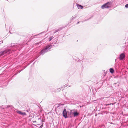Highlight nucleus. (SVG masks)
<instances>
[{
	"label": "nucleus",
	"instance_id": "nucleus-1",
	"mask_svg": "<svg viewBox=\"0 0 128 128\" xmlns=\"http://www.w3.org/2000/svg\"><path fill=\"white\" fill-rule=\"evenodd\" d=\"M52 45H49L46 48H44L40 52V54L41 55H44L45 53L50 51V50L52 48Z\"/></svg>",
	"mask_w": 128,
	"mask_h": 128
},
{
	"label": "nucleus",
	"instance_id": "nucleus-2",
	"mask_svg": "<svg viewBox=\"0 0 128 128\" xmlns=\"http://www.w3.org/2000/svg\"><path fill=\"white\" fill-rule=\"evenodd\" d=\"M12 52V49H9L6 50L3 52H0V56H1L4 54L8 53L10 54Z\"/></svg>",
	"mask_w": 128,
	"mask_h": 128
},
{
	"label": "nucleus",
	"instance_id": "nucleus-3",
	"mask_svg": "<svg viewBox=\"0 0 128 128\" xmlns=\"http://www.w3.org/2000/svg\"><path fill=\"white\" fill-rule=\"evenodd\" d=\"M112 4L111 2H108L102 6L101 8L102 9H104L110 8Z\"/></svg>",
	"mask_w": 128,
	"mask_h": 128
},
{
	"label": "nucleus",
	"instance_id": "nucleus-4",
	"mask_svg": "<svg viewBox=\"0 0 128 128\" xmlns=\"http://www.w3.org/2000/svg\"><path fill=\"white\" fill-rule=\"evenodd\" d=\"M70 114L74 115V117H76L79 115V113L76 112L75 110H73L70 111Z\"/></svg>",
	"mask_w": 128,
	"mask_h": 128
},
{
	"label": "nucleus",
	"instance_id": "nucleus-5",
	"mask_svg": "<svg viewBox=\"0 0 128 128\" xmlns=\"http://www.w3.org/2000/svg\"><path fill=\"white\" fill-rule=\"evenodd\" d=\"M125 58V55L124 53H122L120 55L119 59L120 60H123Z\"/></svg>",
	"mask_w": 128,
	"mask_h": 128
},
{
	"label": "nucleus",
	"instance_id": "nucleus-6",
	"mask_svg": "<svg viewBox=\"0 0 128 128\" xmlns=\"http://www.w3.org/2000/svg\"><path fill=\"white\" fill-rule=\"evenodd\" d=\"M63 116L65 118H68V113L66 109H64L63 112Z\"/></svg>",
	"mask_w": 128,
	"mask_h": 128
},
{
	"label": "nucleus",
	"instance_id": "nucleus-7",
	"mask_svg": "<svg viewBox=\"0 0 128 128\" xmlns=\"http://www.w3.org/2000/svg\"><path fill=\"white\" fill-rule=\"evenodd\" d=\"M17 112L18 114L24 116H26V115L25 112H22L21 111H18Z\"/></svg>",
	"mask_w": 128,
	"mask_h": 128
},
{
	"label": "nucleus",
	"instance_id": "nucleus-8",
	"mask_svg": "<svg viewBox=\"0 0 128 128\" xmlns=\"http://www.w3.org/2000/svg\"><path fill=\"white\" fill-rule=\"evenodd\" d=\"M77 6L78 8L80 9H82L84 7L81 5H79L78 4H77Z\"/></svg>",
	"mask_w": 128,
	"mask_h": 128
},
{
	"label": "nucleus",
	"instance_id": "nucleus-9",
	"mask_svg": "<svg viewBox=\"0 0 128 128\" xmlns=\"http://www.w3.org/2000/svg\"><path fill=\"white\" fill-rule=\"evenodd\" d=\"M62 28H60L59 29H58L56 30H55L54 31V32H53V34H55L56 33L60 31L61 30H62Z\"/></svg>",
	"mask_w": 128,
	"mask_h": 128
},
{
	"label": "nucleus",
	"instance_id": "nucleus-10",
	"mask_svg": "<svg viewBox=\"0 0 128 128\" xmlns=\"http://www.w3.org/2000/svg\"><path fill=\"white\" fill-rule=\"evenodd\" d=\"M110 72L111 73H113L114 72V70L112 68H111L110 69Z\"/></svg>",
	"mask_w": 128,
	"mask_h": 128
},
{
	"label": "nucleus",
	"instance_id": "nucleus-11",
	"mask_svg": "<svg viewBox=\"0 0 128 128\" xmlns=\"http://www.w3.org/2000/svg\"><path fill=\"white\" fill-rule=\"evenodd\" d=\"M54 38V37L53 36H51L49 38V41H51L52 40V39H53Z\"/></svg>",
	"mask_w": 128,
	"mask_h": 128
},
{
	"label": "nucleus",
	"instance_id": "nucleus-12",
	"mask_svg": "<svg viewBox=\"0 0 128 128\" xmlns=\"http://www.w3.org/2000/svg\"><path fill=\"white\" fill-rule=\"evenodd\" d=\"M10 106H5L4 107L2 108L3 109H6L8 108L9 107H10Z\"/></svg>",
	"mask_w": 128,
	"mask_h": 128
},
{
	"label": "nucleus",
	"instance_id": "nucleus-13",
	"mask_svg": "<svg viewBox=\"0 0 128 128\" xmlns=\"http://www.w3.org/2000/svg\"><path fill=\"white\" fill-rule=\"evenodd\" d=\"M114 85H116L117 84V86H119V84L118 83H115L114 84Z\"/></svg>",
	"mask_w": 128,
	"mask_h": 128
},
{
	"label": "nucleus",
	"instance_id": "nucleus-14",
	"mask_svg": "<svg viewBox=\"0 0 128 128\" xmlns=\"http://www.w3.org/2000/svg\"><path fill=\"white\" fill-rule=\"evenodd\" d=\"M76 16L74 17H73V16H72V20H74V19H75L76 18Z\"/></svg>",
	"mask_w": 128,
	"mask_h": 128
},
{
	"label": "nucleus",
	"instance_id": "nucleus-15",
	"mask_svg": "<svg viewBox=\"0 0 128 128\" xmlns=\"http://www.w3.org/2000/svg\"><path fill=\"white\" fill-rule=\"evenodd\" d=\"M67 86L66 85L64 86H62V88H64L65 87H66Z\"/></svg>",
	"mask_w": 128,
	"mask_h": 128
},
{
	"label": "nucleus",
	"instance_id": "nucleus-16",
	"mask_svg": "<svg viewBox=\"0 0 128 128\" xmlns=\"http://www.w3.org/2000/svg\"><path fill=\"white\" fill-rule=\"evenodd\" d=\"M43 124H42L41 125V126H40V128H42L43 126Z\"/></svg>",
	"mask_w": 128,
	"mask_h": 128
},
{
	"label": "nucleus",
	"instance_id": "nucleus-17",
	"mask_svg": "<svg viewBox=\"0 0 128 128\" xmlns=\"http://www.w3.org/2000/svg\"><path fill=\"white\" fill-rule=\"evenodd\" d=\"M125 7L126 8H128V4H126V6H125Z\"/></svg>",
	"mask_w": 128,
	"mask_h": 128
},
{
	"label": "nucleus",
	"instance_id": "nucleus-18",
	"mask_svg": "<svg viewBox=\"0 0 128 128\" xmlns=\"http://www.w3.org/2000/svg\"><path fill=\"white\" fill-rule=\"evenodd\" d=\"M20 70V71H19L18 72V73H20V72H21V71H22V70Z\"/></svg>",
	"mask_w": 128,
	"mask_h": 128
},
{
	"label": "nucleus",
	"instance_id": "nucleus-19",
	"mask_svg": "<svg viewBox=\"0 0 128 128\" xmlns=\"http://www.w3.org/2000/svg\"><path fill=\"white\" fill-rule=\"evenodd\" d=\"M40 120H41V121H42V120H41V118H38V120H40Z\"/></svg>",
	"mask_w": 128,
	"mask_h": 128
},
{
	"label": "nucleus",
	"instance_id": "nucleus-20",
	"mask_svg": "<svg viewBox=\"0 0 128 128\" xmlns=\"http://www.w3.org/2000/svg\"><path fill=\"white\" fill-rule=\"evenodd\" d=\"M0 42L1 43H2H2H3V42L2 41H1Z\"/></svg>",
	"mask_w": 128,
	"mask_h": 128
},
{
	"label": "nucleus",
	"instance_id": "nucleus-21",
	"mask_svg": "<svg viewBox=\"0 0 128 128\" xmlns=\"http://www.w3.org/2000/svg\"><path fill=\"white\" fill-rule=\"evenodd\" d=\"M56 42H54V43H52V44H56Z\"/></svg>",
	"mask_w": 128,
	"mask_h": 128
},
{
	"label": "nucleus",
	"instance_id": "nucleus-22",
	"mask_svg": "<svg viewBox=\"0 0 128 128\" xmlns=\"http://www.w3.org/2000/svg\"><path fill=\"white\" fill-rule=\"evenodd\" d=\"M33 122L34 123L36 122V121H34V122Z\"/></svg>",
	"mask_w": 128,
	"mask_h": 128
},
{
	"label": "nucleus",
	"instance_id": "nucleus-23",
	"mask_svg": "<svg viewBox=\"0 0 128 128\" xmlns=\"http://www.w3.org/2000/svg\"><path fill=\"white\" fill-rule=\"evenodd\" d=\"M79 22H78L77 23V24H79Z\"/></svg>",
	"mask_w": 128,
	"mask_h": 128
},
{
	"label": "nucleus",
	"instance_id": "nucleus-24",
	"mask_svg": "<svg viewBox=\"0 0 128 128\" xmlns=\"http://www.w3.org/2000/svg\"><path fill=\"white\" fill-rule=\"evenodd\" d=\"M62 105V104H59V105Z\"/></svg>",
	"mask_w": 128,
	"mask_h": 128
},
{
	"label": "nucleus",
	"instance_id": "nucleus-25",
	"mask_svg": "<svg viewBox=\"0 0 128 128\" xmlns=\"http://www.w3.org/2000/svg\"><path fill=\"white\" fill-rule=\"evenodd\" d=\"M44 122L43 121H42V122Z\"/></svg>",
	"mask_w": 128,
	"mask_h": 128
},
{
	"label": "nucleus",
	"instance_id": "nucleus-26",
	"mask_svg": "<svg viewBox=\"0 0 128 128\" xmlns=\"http://www.w3.org/2000/svg\"><path fill=\"white\" fill-rule=\"evenodd\" d=\"M16 74H15V75H16Z\"/></svg>",
	"mask_w": 128,
	"mask_h": 128
}]
</instances>
